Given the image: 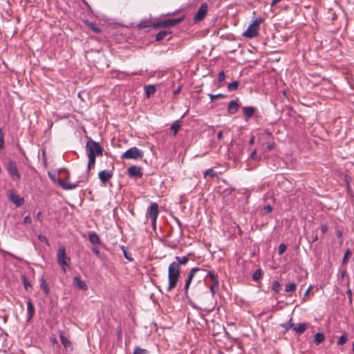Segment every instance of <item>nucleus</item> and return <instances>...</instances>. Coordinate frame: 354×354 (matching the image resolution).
I'll list each match as a JSON object with an SVG mask.
<instances>
[{
	"instance_id": "f257e3e1",
	"label": "nucleus",
	"mask_w": 354,
	"mask_h": 354,
	"mask_svg": "<svg viewBox=\"0 0 354 354\" xmlns=\"http://www.w3.org/2000/svg\"><path fill=\"white\" fill-rule=\"evenodd\" d=\"M180 278V271L178 263L172 262L168 268V286L167 290L168 292L174 289Z\"/></svg>"
},
{
	"instance_id": "f03ea898",
	"label": "nucleus",
	"mask_w": 354,
	"mask_h": 354,
	"mask_svg": "<svg viewBox=\"0 0 354 354\" xmlns=\"http://www.w3.org/2000/svg\"><path fill=\"white\" fill-rule=\"evenodd\" d=\"M87 156L95 157L102 156L104 149L100 144L89 138L86 144Z\"/></svg>"
},
{
	"instance_id": "7ed1b4c3",
	"label": "nucleus",
	"mask_w": 354,
	"mask_h": 354,
	"mask_svg": "<svg viewBox=\"0 0 354 354\" xmlns=\"http://www.w3.org/2000/svg\"><path fill=\"white\" fill-rule=\"evenodd\" d=\"M57 263L62 270L66 272L71 264V259L66 255V248L59 247L57 252Z\"/></svg>"
},
{
	"instance_id": "20e7f679",
	"label": "nucleus",
	"mask_w": 354,
	"mask_h": 354,
	"mask_svg": "<svg viewBox=\"0 0 354 354\" xmlns=\"http://www.w3.org/2000/svg\"><path fill=\"white\" fill-rule=\"evenodd\" d=\"M263 21L261 18L256 19L249 25L247 30L243 33V36L245 38L252 39L257 36L259 29V25Z\"/></svg>"
},
{
	"instance_id": "39448f33",
	"label": "nucleus",
	"mask_w": 354,
	"mask_h": 354,
	"mask_svg": "<svg viewBox=\"0 0 354 354\" xmlns=\"http://www.w3.org/2000/svg\"><path fill=\"white\" fill-rule=\"evenodd\" d=\"M158 214V205L156 203H152L148 207L147 216L151 220L152 227L154 230L156 227V221Z\"/></svg>"
},
{
	"instance_id": "423d86ee",
	"label": "nucleus",
	"mask_w": 354,
	"mask_h": 354,
	"mask_svg": "<svg viewBox=\"0 0 354 354\" xmlns=\"http://www.w3.org/2000/svg\"><path fill=\"white\" fill-rule=\"evenodd\" d=\"M143 152L138 148L133 147L126 151L121 156L122 159L137 160L143 157Z\"/></svg>"
},
{
	"instance_id": "0eeeda50",
	"label": "nucleus",
	"mask_w": 354,
	"mask_h": 354,
	"mask_svg": "<svg viewBox=\"0 0 354 354\" xmlns=\"http://www.w3.org/2000/svg\"><path fill=\"white\" fill-rule=\"evenodd\" d=\"M183 17L177 19H166L153 24L152 27L155 28L173 27L183 21Z\"/></svg>"
},
{
	"instance_id": "6e6552de",
	"label": "nucleus",
	"mask_w": 354,
	"mask_h": 354,
	"mask_svg": "<svg viewBox=\"0 0 354 354\" xmlns=\"http://www.w3.org/2000/svg\"><path fill=\"white\" fill-rule=\"evenodd\" d=\"M6 170L13 180H19L21 176L17 167L15 162L10 160L6 166Z\"/></svg>"
},
{
	"instance_id": "1a4fd4ad",
	"label": "nucleus",
	"mask_w": 354,
	"mask_h": 354,
	"mask_svg": "<svg viewBox=\"0 0 354 354\" xmlns=\"http://www.w3.org/2000/svg\"><path fill=\"white\" fill-rule=\"evenodd\" d=\"M208 11V5L207 3H203L197 12L195 14L194 17V21L195 23L201 21L204 19L205 16L207 15Z\"/></svg>"
},
{
	"instance_id": "9d476101",
	"label": "nucleus",
	"mask_w": 354,
	"mask_h": 354,
	"mask_svg": "<svg viewBox=\"0 0 354 354\" xmlns=\"http://www.w3.org/2000/svg\"><path fill=\"white\" fill-rule=\"evenodd\" d=\"M201 269L199 268H193L191 269L190 272H189L187 279L185 281V286H184V290L185 295L187 294L188 290L189 288L190 284L193 280V278L195 277L196 273L199 272Z\"/></svg>"
},
{
	"instance_id": "9b49d317",
	"label": "nucleus",
	"mask_w": 354,
	"mask_h": 354,
	"mask_svg": "<svg viewBox=\"0 0 354 354\" xmlns=\"http://www.w3.org/2000/svg\"><path fill=\"white\" fill-rule=\"evenodd\" d=\"M128 174L130 177H133L136 178H140L142 175V169L140 167H138L136 165L131 166L127 169Z\"/></svg>"
},
{
	"instance_id": "f8f14e48",
	"label": "nucleus",
	"mask_w": 354,
	"mask_h": 354,
	"mask_svg": "<svg viewBox=\"0 0 354 354\" xmlns=\"http://www.w3.org/2000/svg\"><path fill=\"white\" fill-rule=\"evenodd\" d=\"M113 175L112 170H102L99 172L98 177L101 183L105 185L113 177Z\"/></svg>"
},
{
	"instance_id": "ddd939ff",
	"label": "nucleus",
	"mask_w": 354,
	"mask_h": 354,
	"mask_svg": "<svg viewBox=\"0 0 354 354\" xmlns=\"http://www.w3.org/2000/svg\"><path fill=\"white\" fill-rule=\"evenodd\" d=\"M73 285L75 287L80 290H88L87 284L85 283V281H82L80 277L76 276L73 278Z\"/></svg>"
},
{
	"instance_id": "4468645a",
	"label": "nucleus",
	"mask_w": 354,
	"mask_h": 354,
	"mask_svg": "<svg viewBox=\"0 0 354 354\" xmlns=\"http://www.w3.org/2000/svg\"><path fill=\"white\" fill-rule=\"evenodd\" d=\"M35 315V307L30 299L27 301V317L26 321L29 322Z\"/></svg>"
},
{
	"instance_id": "2eb2a0df",
	"label": "nucleus",
	"mask_w": 354,
	"mask_h": 354,
	"mask_svg": "<svg viewBox=\"0 0 354 354\" xmlns=\"http://www.w3.org/2000/svg\"><path fill=\"white\" fill-rule=\"evenodd\" d=\"M239 108V104L236 102L235 100H232L229 103L228 106V113L230 115H233L235 113L237 112L238 109Z\"/></svg>"
},
{
	"instance_id": "dca6fc26",
	"label": "nucleus",
	"mask_w": 354,
	"mask_h": 354,
	"mask_svg": "<svg viewBox=\"0 0 354 354\" xmlns=\"http://www.w3.org/2000/svg\"><path fill=\"white\" fill-rule=\"evenodd\" d=\"M256 111V108L254 106H244L243 108V112L246 119L252 118Z\"/></svg>"
},
{
	"instance_id": "f3484780",
	"label": "nucleus",
	"mask_w": 354,
	"mask_h": 354,
	"mask_svg": "<svg viewBox=\"0 0 354 354\" xmlns=\"http://www.w3.org/2000/svg\"><path fill=\"white\" fill-rule=\"evenodd\" d=\"M9 198L17 207H20L24 203V198L19 197L15 193H11Z\"/></svg>"
},
{
	"instance_id": "a211bd4d",
	"label": "nucleus",
	"mask_w": 354,
	"mask_h": 354,
	"mask_svg": "<svg viewBox=\"0 0 354 354\" xmlns=\"http://www.w3.org/2000/svg\"><path fill=\"white\" fill-rule=\"evenodd\" d=\"M58 185L65 190L73 189L77 187V184L65 183L62 180L59 179L57 181Z\"/></svg>"
},
{
	"instance_id": "6ab92c4d",
	"label": "nucleus",
	"mask_w": 354,
	"mask_h": 354,
	"mask_svg": "<svg viewBox=\"0 0 354 354\" xmlns=\"http://www.w3.org/2000/svg\"><path fill=\"white\" fill-rule=\"evenodd\" d=\"M88 239L93 244H100L101 241L99 236L95 232H90Z\"/></svg>"
},
{
	"instance_id": "aec40b11",
	"label": "nucleus",
	"mask_w": 354,
	"mask_h": 354,
	"mask_svg": "<svg viewBox=\"0 0 354 354\" xmlns=\"http://www.w3.org/2000/svg\"><path fill=\"white\" fill-rule=\"evenodd\" d=\"M307 328V324L306 323H300L297 326H295L293 330L299 335L304 333Z\"/></svg>"
},
{
	"instance_id": "412c9836",
	"label": "nucleus",
	"mask_w": 354,
	"mask_h": 354,
	"mask_svg": "<svg viewBox=\"0 0 354 354\" xmlns=\"http://www.w3.org/2000/svg\"><path fill=\"white\" fill-rule=\"evenodd\" d=\"M60 341L66 349L70 348L72 350L71 342L63 334H60Z\"/></svg>"
},
{
	"instance_id": "4be33fe9",
	"label": "nucleus",
	"mask_w": 354,
	"mask_h": 354,
	"mask_svg": "<svg viewBox=\"0 0 354 354\" xmlns=\"http://www.w3.org/2000/svg\"><path fill=\"white\" fill-rule=\"evenodd\" d=\"M146 96L149 97L151 95H153L156 91V88L154 85H147L145 87Z\"/></svg>"
},
{
	"instance_id": "5701e85b",
	"label": "nucleus",
	"mask_w": 354,
	"mask_h": 354,
	"mask_svg": "<svg viewBox=\"0 0 354 354\" xmlns=\"http://www.w3.org/2000/svg\"><path fill=\"white\" fill-rule=\"evenodd\" d=\"M325 337L322 333H317L314 336V342L316 345H319L324 341Z\"/></svg>"
},
{
	"instance_id": "b1692460",
	"label": "nucleus",
	"mask_w": 354,
	"mask_h": 354,
	"mask_svg": "<svg viewBox=\"0 0 354 354\" xmlns=\"http://www.w3.org/2000/svg\"><path fill=\"white\" fill-rule=\"evenodd\" d=\"M170 33L167 30H161L156 35V40L158 41H162Z\"/></svg>"
},
{
	"instance_id": "393cba45",
	"label": "nucleus",
	"mask_w": 354,
	"mask_h": 354,
	"mask_svg": "<svg viewBox=\"0 0 354 354\" xmlns=\"http://www.w3.org/2000/svg\"><path fill=\"white\" fill-rule=\"evenodd\" d=\"M175 259H176L177 261V263H178V266L179 265H186L188 261H189V258L187 256H184V257H176Z\"/></svg>"
},
{
	"instance_id": "a878e982",
	"label": "nucleus",
	"mask_w": 354,
	"mask_h": 354,
	"mask_svg": "<svg viewBox=\"0 0 354 354\" xmlns=\"http://www.w3.org/2000/svg\"><path fill=\"white\" fill-rule=\"evenodd\" d=\"M181 125L179 123L178 121H175L174 122L172 123L171 126V129L173 132V136H176V133H178V130L180 129Z\"/></svg>"
},
{
	"instance_id": "bb28decb",
	"label": "nucleus",
	"mask_w": 354,
	"mask_h": 354,
	"mask_svg": "<svg viewBox=\"0 0 354 354\" xmlns=\"http://www.w3.org/2000/svg\"><path fill=\"white\" fill-rule=\"evenodd\" d=\"M21 281L24 286V288L26 290H29V289H30L32 288L30 281H28V278L26 276L23 275L21 277Z\"/></svg>"
},
{
	"instance_id": "cd10ccee",
	"label": "nucleus",
	"mask_w": 354,
	"mask_h": 354,
	"mask_svg": "<svg viewBox=\"0 0 354 354\" xmlns=\"http://www.w3.org/2000/svg\"><path fill=\"white\" fill-rule=\"evenodd\" d=\"M213 285H219L218 277L216 273H210L209 277Z\"/></svg>"
},
{
	"instance_id": "c85d7f7f",
	"label": "nucleus",
	"mask_w": 354,
	"mask_h": 354,
	"mask_svg": "<svg viewBox=\"0 0 354 354\" xmlns=\"http://www.w3.org/2000/svg\"><path fill=\"white\" fill-rule=\"evenodd\" d=\"M272 289L276 293L279 292V291L281 290V284L279 283V282L278 281H274L272 282Z\"/></svg>"
},
{
	"instance_id": "c756f323",
	"label": "nucleus",
	"mask_w": 354,
	"mask_h": 354,
	"mask_svg": "<svg viewBox=\"0 0 354 354\" xmlns=\"http://www.w3.org/2000/svg\"><path fill=\"white\" fill-rule=\"evenodd\" d=\"M239 87V82L234 81L232 83H230L227 86V89L229 91H233L237 90Z\"/></svg>"
},
{
	"instance_id": "7c9ffc66",
	"label": "nucleus",
	"mask_w": 354,
	"mask_h": 354,
	"mask_svg": "<svg viewBox=\"0 0 354 354\" xmlns=\"http://www.w3.org/2000/svg\"><path fill=\"white\" fill-rule=\"evenodd\" d=\"M296 284L294 283H290L286 286L285 291L287 292H294L296 290Z\"/></svg>"
},
{
	"instance_id": "2f4dec72",
	"label": "nucleus",
	"mask_w": 354,
	"mask_h": 354,
	"mask_svg": "<svg viewBox=\"0 0 354 354\" xmlns=\"http://www.w3.org/2000/svg\"><path fill=\"white\" fill-rule=\"evenodd\" d=\"M208 96L210 98L212 102L215 100L221 99V98H224V97H226L225 95L222 94V93H219V94H217V95H213V94L209 93Z\"/></svg>"
},
{
	"instance_id": "473e14b6",
	"label": "nucleus",
	"mask_w": 354,
	"mask_h": 354,
	"mask_svg": "<svg viewBox=\"0 0 354 354\" xmlns=\"http://www.w3.org/2000/svg\"><path fill=\"white\" fill-rule=\"evenodd\" d=\"M347 342V335L346 333L342 334L338 339V345H344Z\"/></svg>"
},
{
	"instance_id": "72a5a7b5",
	"label": "nucleus",
	"mask_w": 354,
	"mask_h": 354,
	"mask_svg": "<svg viewBox=\"0 0 354 354\" xmlns=\"http://www.w3.org/2000/svg\"><path fill=\"white\" fill-rule=\"evenodd\" d=\"M216 176V172L212 169H208L204 172V178H207V176L215 177Z\"/></svg>"
},
{
	"instance_id": "f704fd0d",
	"label": "nucleus",
	"mask_w": 354,
	"mask_h": 354,
	"mask_svg": "<svg viewBox=\"0 0 354 354\" xmlns=\"http://www.w3.org/2000/svg\"><path fill=\"white\" fill-rule=\"evenodd\" d=\"M88 162L87 169H88V171H89L92 167H94V165L95 164L96 158L91 157V156H88Z\"/></svg>"
},
{
	"instance_id": "c9c22d12",
	"label": "nucleus",
	"mask_w": 354,
	"mask_h": 354,
	"mask_svg": "<svg viewBox=\"0 0 354 354\" xmlns=\"http://www.w3.org/2000/svg\"><path fill=\"white\" fill-rule=\"evenodd\" d=\"M148 351L145 348H141L139 346H136L134 349L133 354H148Z\"/></svg>"
},
{
	"instance_id": "e433bc0d",
	"label": "nucleus",
	"mask_w": 354,
	"mask_h": 354,
	"mask_svg": "<svg viewBox=\"0 0 354 354\" xmlns=\"http://www.w3.org/2000/svg\"><path fill=\"white\" fill-rule=\"evenodd\" d=\"M41 287L44 290L46 295H48L49 293L48 286L44 279H42Z\"/></svg>"
},
{
	"instance_id": "4c0bfd02",
	"label": "nucleus",
	"mask_w": 354,
	"mask_h": 354,
	"mask_svg": "<svg viewBox=\"0 0 354 354\" xmlns=\"http://www.w3.org/2000/svg\"><path fill=\"white\" fill-rule=\"evenodd\" d=\"M261 277V270L260 269L257 270L252 274V278L254 281L259 280Z\"/></svg>"
},
{
	"instance_id": "58836bf2",
	"label": "nucleus",
	"mask_w": 354,
	"mask_h": 354,
	"mask_svg": "<svg viewBox=\"0 0 354 354\" xmlns=\"http://www.w3.org/2000/svg\"><path fill=\"white\" fill-rule=\"evenodd\" d=\"M122 250L124 256L127 259H128L129 261L133 260V259L131 258V254L127 252V250L124 246H122Z\"/></svg>"
},
{
	"instance_id": "ea45409f",
	"label": "nucleus",
	"mask_w": 354,
	"mask_h": 354,
	"mask_svg": "<svg viewBox=\"0 0 354 354\" xmlns=\"http://www.w3.org/2000/svg\"><path fill=\"white\" fill-rule=\"evenodd\" d=\"M88 26L95 33H99L101 32L100 28H99L95 24L93 23H89Z\"/></svg>"
},
{
	"instance_id": "a19ab883",
	"label": "nucleus",
	"mask_w": 354,
	"mask_h": 354,
	"mask_svg": "<svg viewBox=\"0 0 354 354\" xmlns=\"http://www.w3.org/2000/svg\"><path fill=\"white\" fill-rule=\"evenodd\" d=\"M351 255V252H350V250H346V252L344 254V258H343V261H342L343 264L347 263L349 257Z\"/></svg>"
},
{
	"instance_id": "79ce46f5",
	"label": "nucleus",
	"mask_w": 354,
	"mask_h": 354,
	"mask_svg": "<svg viewBox=\"0 0 354 354\" xmlns=\"http://www.w3.org/2000/svg\"><path fill=\"white\" fill-rule=\"evenodd\" d=\"M286 250V244L284 243H281L279 245V248H278V251H279V254H282Z\"/></svg>"
},
{
	"instance_id": "37998d69",
	"label": "nucleus",
	"mask_w": 354,
	"mask_h": 354,
	"mask_svg": "<svg viewBox=\"0 0 354 354\" xmlns=\"http://www.w3.org/2000/svg\"><path fill=\"white\" fill-rule=\"evenodd\" d=\"M283 326L285 328L286 330H288L289 329H293L294 324L292 323V318L290 319L288 324L283 325Z\"/></svg>"
},
{
	"instance_id": "c03bdc74",
	"label": "nucleus",
	"mask_w": 354,
	"mask_h": 354,
	"mask_svg": "<svg viewBox=\"0 0 354 354\" xmlns=\"http://www.w3.org/2000/svg\"><path fill=\"white\" fill-rule=\"evenodd\" d=\"M218 288V285H213L212 284L209 287V290H210V292H211V294L214 297L215 293H216V291L217 290V289Z\"/></svg>"
},
{
	"instance_id": "a18cd8bd",
	"label": "nucleus",
	"mask_w": 354,
	"mask_h": 354,
	"mask_svg": "<svg viewBox=\"0 0 354 354\" xmlns=\"http://www.w3.org/2000/svg\"><path fill=\"white\" fill-rule=\"evenodd\" d=\"M3 144H4L3 134L1 129L0 128V150L3 148Z\"/></svg>"
},
{
	"instance_id": "49530a36",
	"label": "nucleus",
	"mask_w": 354,
	"mask_h": 354,
	"mask_svg": "<svg viewBox=\"0 0 354 354\" xmlns=\"http://www.w3.org/2000/svg\"><path fill=\"white\" fill-rule=\"evenodd\" d=\"M272 211V207L270 205H266L263 207V212H264V214H266L270 213Z\"/></svg>"
},
{
	"instance_id": "de8ad7c7",
	"label": "nucleus",
	"mask_w": 354,
	"mask_h": 354,
	"mask_svg": "<svg viewBox=\"0 0 354 354\" xmlns=\"http://www.w3.org/2000/svg\"><path fill=\"white\" fill-rule=\"evenodd\" d=\"M225 77V75L224 71H221L218 73V82H222L223 81H224Z\"/></svg>"
},
{
	"instance_id": "09e8293b",
	"label": "nucleus",
	"mask_w": 354,
	"mask_h": 354,
	"mask_svg": "<svg viewBox=\"0 0 354 354\" xmlns=\"http://www.w3.org/2000/svg\"><path fill=\"white\" fill-rule=\"evenodd\" d=\"M38 239H39V240L41 242H43V243H45L48 244V239H47V238L44 235L39 234L38 235Z\"/></svg>"
},
{
	"instance_id": "8fccbe9b",
	"label": "nucleus",
	"mask_w": 354,
	"mask_h": 354,
	"mask_svg": "<svg viewBox=\"0 0 354 354\" xmlns=\"http://www.w3.org/2000/svg\"><path fill=\"white\" fill-rule=\"evenodd\" d=\"M31 222H32V218L29 215L25 216V218L24 219V224H28V223H30Z\"/></svg>"
},
{
	"instance_id": "3c124183",
	"label": "nucleus",
	"mask_w": 354,
	"mask_h": 354,
	"mask_svg": "<svg viewBox=\"0 0 354 354\" xmlns=\"http://www.w3.org/2000/svg\"><path fill=\"white\" fill-rule=\"evenodd\" d=\"M346 295L348 296V298L349 299V302H352V292L351 290L348 289L346 292Z\"/></svg>"
},
{
	"instance_id": "603ef678",
	"label": "nucleus",
	"mask_w": 354,
	"mask_h": 354,
	"mask_svg": "<svg viewBox=\"0 0 354 354\" xmlns=\"http://www.w3.org/2000/svg\"><path fill=\"white\" fill-rule=\"evenodd\" d=\"M321 231L323 234H326L328 231V226L326 225H322L321 226Z\"/></svg>"
},
{
	"instance_id": "864d4df0",
	"label": "nucleus",
	"mask_w": 354,
	"mask_h": 354,
	"mask_svg": "<svg viewBox=\"0 0 354 354\" xmlns=\"http://www.w3.org/2000/svg\"><path fill=\"white\" fill-rule=\"evenodd\" d=\"M274 142H272V143H268V145L266 146V149L268 151L272 150L273 149V147H274Z\"/></svg>"
},
{
	"instance_id": "5fc2aeb1",
	"label": "nucleus",
	"mask_w": 354,
	"mask_h": 354,
	"mask_svg": "<svg viewBox=\"0 0 354 354\" xmlns=\"http://www.w3.org/2000/svg\"><path fill=\"white\" fill-rule=\"evenodd\" d=\"M311 288H312V287H311V286H309V287L308 288V289L305 291L304 295L303 300H305V298H306L307 296H308L309 292H310V289H311Z\"/></svg>"
},
{
	"instance_id": "6e6d98bb",
	"label": "nucleus",
	"mask_w": 354,
	"mask_h": 354,
	"mask_svg": "<svg viewBox=\"0 0 354 354\" xmlns=\"http://www.w3.org/2000/svg\"><path fill=\"white\" fill-rule=\"evenodd\" d=\"M250 157H251V158H252L253 160H256V159H257V151H256V150H254V151L251 153Z\"/></svg>"
},
{
	"instance_id": "4d7b16f0",
	"label": "nucleus",
	"mask_w": 354,
	"mask_h": 354,
	"mask_svg": "<svg viewBox=\"0 0 354 354\" xmlns=\"http://www.w3.org/2000/svg\"><path fill=\"white\" fill-rule=\"evenodd\" d=\"M92 251L93 253H95V254L98 255L100 254V250L97 248L96 247H93L92 248Z\"/></svg>"
},
{
	"instance_id": "13d9d810",
	"label": "nucleus",
	"mask_w": 354,
	"mask_h": 354,
	"mask_svg": "<svg viewBox=\"0 0 354 354\" xmlns=\"http://www.w3.org/2000/svg\"><path fill=\"white\" fill-rule=\"evenodd\" d=\"M181 91V86H178L174 92V95H178Z\"/></svg>"
},
{
	"instance_id": "bf43d9fd",
	"label": "nucleus",
	"mask_w": 354,
	"mask_h": 354,
	"mask_svg": "<svg viewBox=\"0 0 354 354\" xmlns=\"http://www.w3.org/2000/svg\"><path fill=\"white\" fill-rule=\"evenodd\" d=\"M206 273H207V274L205 275V278L209 277L210 273H215V272L212 270H207Z\"/></svg>"
},
{
	"instance_id": "052dcab7",
	"label": "nucleus",
	"mask_w": 354,
	"mask_h": 354,
	"mask_svg": "<svg viewBox=\"0 0 354 354\" xmlns=\"http://www.w3.org/2000/svg\"><path fill=\"white\" fill-rule=\"evenodd\" d=\"M265 133H266V135L267 136V137H268V138H272V133H271V132H270V131H265Z\"/></svg>"
},
{
	"instance_id": "680f3d73",
	"label": "nucleus",
	"mask_w": 354,
	"mask_h": 354,
	"mask_svg": "<svg viewBox=\"0 0 354 354\" xmlns=\"http://www.w3.org/2000/svg\"><path fill=\"white\" fill-rule=\"evenodd\" d=\"M218 139L221 140L223 139V133L222 131H219L217 134Z\"/></svg>"
},
{
	"instance_id": "e2e57ef3",
	"label": "nucleus",
	"mask_w": 354,
	"mask_h": 354,
	"mask_svg": "<svg viewBox=\"0 0 354 354\" xmlns=\"http://www.w3.org/2000/svg\"><path fill=\"white\" fill-rule=\"evenodd\" d=\"M36 218H37V219H38L39 221H41V212H37V214L36 215Z\"/></svg>"
},
{
	"instance_id": "0e129e2a",
	"label": "nucleus",
	"mask_w": 354,
	"mask_h": 354,
	"mask_svg": "<svg viewBox=\"0 0 354 354\" xmlns=\"http://www.w3.org/2000/svg\"><path fill=\"white\" fill-rule=\"evenodd\" d=\"M138 26L141 28H146L147 27V26L145 24V22H141L140 23V24L138 25Z\"/></svg>"
},
{
	"instance_id": "69168bd1",
	"label": "nucleus",
	"mask_w": 354,
	"mask_h": 354,
	"mask_svg": "<svg viewBox=\"0 0 354 354\" xmlns=\"http://www.w3.org/2000/svg\"><path fill=\"white\" fill-rule=\"evenodd\" d=\"M254 136H252V137L250 138V141H249V143H250V145H253V144H254Z\"/></svg>"
},
{
	"instance_id": "338daca9",
	"label": "nucleus",
	"mask_w": 354,
	"mask_h": 354,
	"mask_svg": "<svg viewBox=\"0 0 354 354\" xmlns=\"http://www.w3.org/2000/svg\"><path fill=\"white\" fill-rule=\"evenodd\" d=\"M318 240V236L317 235H315L313 238V240L312 241L313 242H315Z\"/></svg>"
},
{
	"instance_id": "774afa93",
	"label": "nucleus",
	"mask_w": 354,
	"mask_h": 354,
	"mask_svg": "<svg viewBox=\"0 0 354 354\" xmlns=\"http://www.w3.org/2000/svg\"><path fill=\"white\" fill-rule=\"evenodd\" d=\"M342 232H341V231H337V236L338 237H341V236H342Z\"/></svg>"
}]
</instances>
